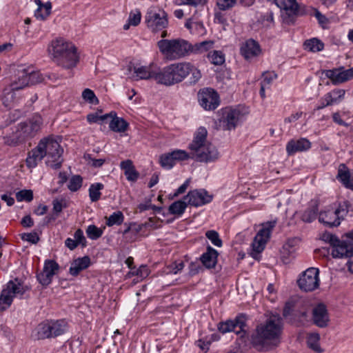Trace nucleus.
<instances>
[{
  "instance_id": "1",
  "label": "nucleus",
  "mask_w": 353,
  "mask_h": 353,
  "mask_svg": "<svg viewBox=\"0 0 353 353\" xmlns=\"http://www.w3.org/2000/svg\"><path fill=\"white\" fill-rule=\"evenodd\" d=\"M207 130L201 127L198 129L192 143L189 145L190 153L185 150H175L171 152L163 154L159 157L161 166L167 170L171 169L176 161L192 159L199 162H212L219 158L216 148L206 143Z\"/></svg>"
},
{
  "instance_id": "2",
  "label": "nucleus",
  "mask_w": 353,
  "mask_h": 353,
  "mask_svg": "<svg viewBox=\"0 0 353 353\" xmlns=\"http://www.w3.org/2000/svg\"><path fill=\"white\" fill-rule=\"evenodd\" d=\"M282 330V319L279 315H272L256 326L251 336V343L259 351H268L279 344Z\"/></svg>"
},
{
  "instance_id": "3",
  "label": "nucleus",
  "mask_w": 353,
  "mask_h": 353,
  "mask_svg": "<svg viewBox=\"0 0 353 353\" xmlns=\"http://www.w3.org/2000/svg\"><path fill=\"white\" fill-rule=\"evenodd\" d=\"M48 51L57 65L69 70L67 75L52 73L49 78L57 79L72 77L73 73L70 70L76 67L79 61L77 50L74 45L62 38H59L52 41Z\"/></svg>"
},
{
  "instance_id": "4",
  "label": "nucleus",
  "mask_w": 353,
  "mask_h": 353,
  "mask_svg": "<svg viewBox=\"0 0 353 353\" xmlns=\"http://www.w3.org/2000/svg\"><path fill=\"white\" fill-rule=\"evenodd\" d=\"M42 125L41 117L35 114L26 121L19 123L16 130L11 135L3 138L4 143L10 146L17 145L34 137L41 130Z\"/></svg>"
},
{
  "instance_id": "5",
  "label": "nucleus",
  "mask_w": 353,
  "mask_h": 353,
  "mask_svg": "<svg viewBox=\"0 0 353 353\" xmlns=\"http://www.w3.org/2000/svg\"><path fill=\"white\" fill-rule=\"evenodd\" d=\"M188 68L185 62L170 64L163 69L158 70L156 82L167 86L181 82L185 78Z\"/></svg>"
},
{
  "instance_id": "6",
  "label": "nucleus",
  "mask_w": 353,
  "mask_h": 353,
  "mask_svg": "<svg viewBox=\"0 0 353 353\" xmlns=\"http://www.w3.org/2000/svg\"><path fill=\"white\" fill-rule=\"evenodd\" d=\"M157 46L167 60L174 61L188 55L189 42L182 39H161L157 42Z\"/></svg>"
},
{
  "instance_id": "7",
  "label": "nucleus",
  "mask_w": 353,
  "mask_h": 353,
  "mask_svg": "<svg viewBox=\"0 0 353 353\" xmlns=\"http://www.w3.org/2000/svg\"><path fill=\"white\" fill-rule=\"evenodd\" d=\"M349 205V202L344 201L337 207L328 206L319 213V222L330 228L339 226L341 224V220L343 219L347 214Z\"/></svg>"
},
{
  "instance_id": "8",
  "label": "nucleus",
  "mask_w": 353,
  "mask_h": 353,
  "mask_svg": "<svg viewBox=\"0 0 353 353\" xmlns=\"http://www.w3.org/2000/svg\"><path fill=\"white\" fill-rule=\"evenodd\" d=\"M67 327V322L63 319L46 320L37 325V338L46 339L57 337L64 334Z\"/></svg>"
},
{
  "instance_id": "9",
  "label": "nucleus",
  "mask_w": 353,
  "mask_h": 353,
  "mask_svg": "<svg viewBox=\"0 0 353 353\" xmlns=\"http://www.w3.org/2000/svg\"><path fill=\"white\" fill-rule=\"evenodd\" d=\"M40 141L43 142V153L47 157L46 164L54 169L60 168L63 163V150L59 143L50 137L43 138Z\"/></svg>"
},
{
  "instance_id": "10",
  "label": "nucleus",
  "mask_w": 353,
  "mask_h": 353,
  "mask_svg": "<svg viewBox=\"0 0 353 353\" xmlns=\"http://www.w3.org/2000/svg\"><path fill=\"white\" fill-rule=\"evenodd\" d=\"M26 291V288L20 283L18 279L10 281L0 294V312L6 310L11 305L14 297L18 296L21 297Z\"/></svg>"
},
{
  "instance_id": "11",
  "label": "nucleus",
  "mask_w": 353,
  "mask_h": 353,
  "mask_svg": "<svg viewBox=\"0 0 353 353\" xmlns=\"http://www.w3.org/2000/svg\"><path fill=\"white\" fill-rule=\"evenodd\" d=\"M145 23L151 32H161L168 26V14L163 10L150 8L145 16Z\"/></svg>"
},
{
  "instance_id": "12",
  "label": "nucleus",
  "mask_w": 353,
  "mask_h": 353,
  "mask_svg": "<svg viewBox=\"0 0 353 353\" xmlns=\"http://www.w3.org/2000/svg\"><path fill=\"white\" fill-rule=\"evenodd\" d=\"M42 80L43 77L39 72H29L28 70H24L19 76L18 81L12 83L9 88L4 89L3 92L9 94L10 92L17 91L26 86L40 83Z\"/></svg>"
},
{
  "instance_id": "13",
  "label": "nucleus",
  "mask_w": 353,
  "mask_h": 353,
  "mask_svg": "<svg viewBox=\"0 0 353 353\" xmlns=\"http://www.w3.org/2000/svg\"><path fill=\"white\" fill-rule=\"evenodd\" d=\"M319 270L318 268H310L307 269L298 280L299 287L305 292H311L319 285Z\"/></svg>"
},
{
  "instance_id": "14",
  "label": "nucleus",
  "mask_w": 353,
  "mask_h": 353,
  "mask_svg": "<svg viewBox=\"0 0 353 353\" xmlns=\"http://www.w3.org/2000/svg\"><path fill=\"white\" fill-rule=\"evenodd\" d=\"M276 221H269L263 225L258 232L252 243L253 250L261 253L265 248V244L270 237L272 230L274 228Z\"/></svg>"
},
{
  "instance_id": "15",
  "label": "nucleus",
  "mask_w": 353,
  "mask_h": 353,
  "mask_svg": "<svg viewBox=\"0 0 353 353\" xmlns=\"http://www.w3.org/2000/svg\"><path fill=\"white\" fill-rule=\"evenodd\" d=\"M245 320L244 315H239L234 320H228L225 322L220 323L218 329L223 334L234 332L237 335L243 337L245 334Z\"/></svg>"
},
{
  "instance_id": "16",
  "label": "nucleus",
  "mask_w": 353,
  "mask_h": 353,
  "mask_svg": "<svg viewBox=\"0 0 353 353\" xmlns=\"http://www.w3.org/2000/svg\"><path fill=\"white\" fill-rule=\"evenodd\" d=\"M200 105L206 110H214L219 105V97L212 88H205L198 93Z\"/></svg>"
},
{
  "instance_id": "17",
  "label": "nucleus",
  "mask_w": 353,
  "mask_h": 353,
  "mask_svg": "<svg viewBox=\"0 0 353 353\" xmlns=\"http://www.w3.org/2000/svg\"><path fill=\"white\" fill-rule=\"evenodd\" d=\"M184 199L188 200V205L199 207L210 203L212 196L209 194L205 190L199 189L190 191Z\"/></svg>"
},
{
  "instance_id": "18",
  "label": "nucleus",
  "mask_w": 353,
  "mask_h": 353,
  "mask_svg": "<svg viewBox=\"0 0 353 353\" xmlns=\"http://www.w3.org/2000/svg\"><path fill=\"white\" fill-rule=\"evenodd\" d=\"M261 53L260 45L252 39H248L242 43L240 47V54L247 61H250L257 57Z\"/></svg>"
},
{
  "instance_id": "19",
  "label": "nucleus",
  "mask_w": 353,
  "mask_h": 353,
  "mask_svg": "<svg viewBox=\"0 0 353 353\" xmlns=\"http://www.w3.org/2000/svg\"><path fill=\"white\" fill-rule=\"evenodd\" d=\"M312 320L313 323L319 327H325L330 321L326 306L323 303H319L312 310Z\"/></svg>"
},
{
  "instance_id": "20",
  "label": "nucleus",
  "mask_w": 353,
  "mask_h": 353,
  "mask_svg": "<svg viewBox=\"0 0 353 353\" xmlns=\"http://www.w3.org/2000/svg\"><path fill=\"white\" fill-rule=\"evenodd\" d=\"M240 111L236 109L225 108L223 112L221 122L224 130L234 129L239 121Z\"/></svg>"
},
{
  "instance_id": "21",
  "label": "nucleus",
  "mask_w": 353,
  "mask_h": 353,
  "mask_svg": "<svg viewBox=\"0 0 353 353\" xmlns=\"http://www.w3.org/2000/svg\"><path fill=\"white\" fill-rule=\"evenodd\" d=\"M321 239L325 243H328L332 247V255L334 258H343L345 254L343 252L339 250V247H343V240H340L336 235L325 232L322 234Z\"/></svg>"
},
{
  "instance_id": "22",
  "label": "nucleus",
  "mask_w": 353,
  "mask_h": 353,
  "mask_svg": "<svg viewBox=\"0 0 353 353\" xmlns=\"http://www.w3.org/2000/svg\"><path fill=\"white\" fill-rule=\"evenodd\" d=\"M323 73L326 77L331 80L334 85L341 84L350 80L347 70H345L344 67L326 70Z\"/></svg>"
},
{
  "instance_id": "23",
  "label": "nucleus",
  "mask_w": 353,
  "mask_h": 353,
  "mask_svg": "<svg viewBox=\"0 0 353 353\" xmlns=\"http://www.w3.org/2000/svg\"><path fill=\"white\" fill-rule=\"evenodd\" d=\"M43 142L39 141L37 146L28 152L26 159V163L28 168H34L44 157L45 153L43 150Z\"/></svg>"
},
{
  "instance_id": "24",
  "label": "nucleus",
  "mask_w": 353,
  "mask_h": 353,
  "mask_svg": "<svg viewBox=\"0 0 353 353\" xmlns=\"http://www.w3.org/2000/svg\"><path fill=\"white\" fill-rule=\"evenodd\" d=\"M311 148V143L305 138L298 140H290L286 145V151L288 155H292L298 152H303Z\"/></svg>"
},
{
  "instance_id": "25",
  "label": "nucleus",
  "mask_w": 353,
  "mask_h": 353,
  "mask_svg": "<svg viewBox=\"0 0 353 353\" xmlns=\"http://www.w3.org/2000/svg\"><path fill=\"white\" fill-rule=\"evenodd\" d=\"M133 71L134 76L133 77L134 80L144 79L148 80L152 79L156 81V76L158 75V70H154L152 67L150 66H134Z\"/></svg>"
},
{
  "instance_id": "26",
  "label": "nucleus",
  "mask_w": 353,
  "mask_h": 353,
  "mask_svg": "<svg viewBox=\"0 0 353 353\" xmlns=\"http://www.w3.org/2000/svg\"><path fill=\"white\" fill-rule=\"evenodd\" d=\"M218 255V252L208 245L206 252L200 256V261L206 268H214L217 263Z\"/></svg>"
},
{
  "instance_id": "27",
  "label": "nucleus",
  "mask_w": 353,
  "mask_h": 353,
  "mask_svg": "<svg viewBox=\"0 0 353 353\" xmlns=\"http://www.w3.org/2000/svg\"><path fill=\"white\" fill-rule=\"evenodd\" d=\"M90 265V259L88 256L74 259L70 267L69 272L72 276H77L80 272L88 268Z\"/></svg>"
},
{
  "instance_id": "28",
  "label": "nucleus",
  "mask_w": 353,
  "mask_h": 353,
  "mask_svg": "<svg viewBox=\"0 0 353 353\" xmlns=\"http://www.w3.org/2000/svg\"><path fill=\"white\" fill-rule=\"evenodd\" d=\"M110 113H112V116L108 118L110 129L117 132H125L129 125L128 123L124 119L118 117L115 112H111Z\"/></svg>"
},
{
  "instance_id": "29",
  "label": "nucleus",
  "mask_w": 353,
  "mask_h": 353,
  "mask_svg": "<svg viewBox=\"0 0 353 353\" xmlns=\"http://www.w3.org/2000/svg\"><path fill=\"white\" fill-rule=\"evenodd\" d=\"M214 42L212 40L203 41L200 43L192 44L189 43V46L187 48V53L199 54L208 52L214 47Z\"/></svg>"
},
{
  "instance_id": "30",
  "label": "nucleus",
  "mask_w": 353,
  "mask_h": 353,
  "mask_svg": "<svg viewBox=\"0 0 353 353\" xmlns=\"http://www.w3.org/2000/svg\"><path fill=\"white\" fill-rule=\"evenodd\" d=\"M343 247H339V250L344 252L345 257L353 256V230L343 236Z\"/></svg>"
},
{
  "instance_id": "31",
  "label": "nucleus",
  "mask_w": 353,
  "mask_h": 353,
  "mask_svg": "<svg viewBox=\"0 0 353 353\" xmlns=\"http://www.w3.org/2000/svg\"><path fill=\"white\" fill-rule=\"evenodd\" d=\"M38 8L34 12V17L41 20L46 19L50 14L52 5L50 2L42 3L41 0H35Z\"/></svg>"
},
{
  "instance_id": "32",
  "label": "nucleus",
  "mask_w": 353,
  "mask_h": 353,
  "mask_svg": "<svg viewBox=\"0 0 353 353\" xmlns=\"http://www.w3.org/2000/svg\"><path fill=\"white\" fill-rule=\"evenodd\" d=\"M293 319L298 321L301 325H304L310 321V309L306 307L303 302L301 306H300L295 313H293Z\"/></svg>"
},
{
  "instance_id": "33",
  "label": "nucleus",
  "mask_w": 353,
  "mask_h": 353,
  "mask_svg": "<svg viewBox=\"0 0 353 353\" xmlns=\"http://www.w3.org/2000/svg\"><path fill=\"white\" fill-rule=\"evenodd\" d=\"M188 205V201L179 200L172 203L168 208L169 213L174 215H182Z\"/></svg>"
},
{
  "instance_id": "34",
  "label": "nucleus",
  "mask_w": 353,
  "mask_h": 353,
  "mask_svg": "<svg viewBox=\"0 0 353 353\" xmlns=\"http://www.w3.org/2000/svg\"><path fill=\"white\" fill-rule=\"evenodd\" d=\"M302 302L296 301L294 300H289L285 304L283 310V316L285 318L292 316L296 310L301 306Z\"/></svg>"
},
{
  "instance_id": "35",
  "label": "nucleus",
  "mask_w": 353,
  "mask_h": 353,
  "mask_svg": "<svg viewBox=\"0 0 353 353\" xmlns=\"http://www.w3.org/2000/svg\"><path fill=\"white\" fill-rule=\"evenodd\" d=\"M276 5L282 10L294 13L298 10V3L296 0H274Z\"/></svg>"
},
{
  "instance_id": "36",
  "label": "nucleus",
  "mask_w": 353,
  "mask_h": 353,
  "mask_svg": "<svg viewBox=\"0 0 353 353\" xmlns=\"http://www.w3.org/2000/svg\"><path fill=\"white\" fill-rule=\"evenodd\" d=\"M185 65L186 67L188 68V71L185 72V77L190 74V83L191 84L196 83L201 78V71L191 63L185 62Z\"/></svg>"
},
{
  "instance_id": "37",
  "label": "nucleus",
  "mask_w": 353,
  "mask_h": 353,
  "mask_svg": "<svg viewBox=\"0 0 353 353\" xmlns=\"http://www.w3.org/2000/svg\"><path fill=\"white\" fill-rule=\"evenodd\" d=\"M320 335L318 333L314 332L308 334L307 337V346L315 351L320 353L322 352L319 345Z\"/></svg>"
},
{
  "instance_id": "38",
  "label": "nucleus",
  "mask_w": 353,
  "mask_h": 353,
  "mask_svg": "<svg viewBox=\"0 0 353 353\" xmlns=\"http://www.w3.org/2000/svg\"><path fill=\"white\" fill-rule=\"evenodd\" d=\"M304 47L305 50L311 52H319L323 49V43L318 39L313 38L307 40L304 43Z\"/></svg>"
},
{
  "instance_id": "39",
  "label": "nucleus",
  "mask_w": 353,
  "mask_h": 353,
  "mask_svg": "<svg viewBox=\"0 0 353 353\" xmlns=\"http://www.w3.org/2000/svg\"><path fill=\"white\" fill-rule=\"evenodd\" d=\"M103 185L101 183H93L89 188V196L92 202H96L100 199L101 190L103 189Z\"/></svg>"
},
{
  "instance_id": "40",
  "label": "nucleus",
  "mask_w": 353,
  "mask_h": 353,
  "mask_svg": "<svg viewBox=\"0 0 353 353\" xmlns=\"http://www.w3.org/2000/svg\"><path fill=\"white\" fill-rule=\"evenodd\" d=\"M208 58L211 63L221 65L225 62V54L219 50H213L208 54Z\"/></svg>"
},
{
  "instance_id": "41",
  "label": "nucleus",
  "mask_w": 353,
  "mask_h": 353,
  "mask_svg": "<svg viewBox=\"0 0 353 353\" xmlns=\"http://www.w3.org/2000/svg\"><path fill=\"white\" fill-rule=\"evenodd\" d=\"M351 174L349 171L346 170V167L344 164H341L339 166L337 174V179L346 187H349L350 181Z\"/></svg>"
},
{
  "instance_id": "42",
  "label": "nucleus",
  "mask_w": 353,
  "mask_h": 353,
  "mask_svg": "<svg viewBox=\"0 0 353 353\" xmlns=\"http://www.w3.org/2000/svg\"><path fill=\"white\" fill-rule=\"evenodd\" d=\"M318 212V206L315 205L305 210L301 214V220L304 222L311 223L315 220Z\"/></svg>"
},
{
  "instance_id": "43",
  "label": "nucleus",
  "mask_w": 353,
  "mask_h": 353,
  "mask_svg": "<svg viewBox=\"0 0 353 353\" xmlns=\"http://www.w3.org/2000/svg\"><path fill=\"white\" fill-rule=\"evenodd\" d=\"M124 220V216L121 211L113 212L108 219L106 224L108 226H112L114 225H121Z\"/></svg>"
},
{
  "instance_id": "44",
  "label": "nucleus",
  "mask_w": 353,
  "mask_h": 353,
  "mask_svg": "<svg viewBox=\"0 0 353 353\" xmlns=\"http://www.w3.org/2000/svg\"><path fill=\"white\" fill-rule=\"evenodd\" d=\"M83 179L80 175L72 176L68 183V188L72 192H76L82 186Z\"/></svg>"
},
{
  "instance_id": "45",
  "label": "nucleus",
  "mask_w": 353,
  "mask_h": 353,
  "mask_svg": "<svg viewBox=\"0 0 353 353\" xmlns=\"http://www.w3.org/2000/svg\"><path fill=\"white\" fill-rule=\"evenodd\" d=\"M205 236L211 241L214 245L219 248L222 246V240L220 239L219 234L216 231L208 230L205 232Z\"/></svg>"
},
{
  "instance_id": "46",
  "label": "nucleus",
  "mask_w": 353,
  "mask_h": 353,
  "mask_svg": "<svg viewBox=\"0 0 353 353\" xmlns=\"http://www.w3.org/2000/svg\"><path fill=\"white\" fill-rule=\"evenodd\" d=\"M263 79L260 85H265L268 88H270L272 81L277 78V74L274 72H265L262 74Z\"/></svg>"
},
{
  "instance_id": "47",
  "label": "nucleus",
  "mask_w": 353,
  "mask_h": 353,
  "mask_svg": "<svg viewBox=\"0 0 353 353\" xmlns=\"http://www.w3.org/2000/svg\"><path fill=\"white\" fill-rule=\"evenodd\" d=\"M83 99L90 104L97 105L99 103V99L96 97L94 92L89 89L85 88L82 92Z\"/></svg>"
},
{
  "instance_id": "48",
  "label": "nucleus",
  "mask_w": 353,
  "mask_h": 353,
  "mask_svg": "<svg viewBox=\"0 0 353 353\" xmlns=\"http://www.w3.org/2000/svg\"><path fill=\"white\" fill-rule=\"evenodd\" d=\"M86 233L90 239L97 240L102 236L103 231L96 225H90L88 227Z\"/></svg>"
},
{
  "instance_id": "49",
  "label": "nucleus",
  "mask_w": 353,
  "mask_h": 353,
  "mask_svg": "<svg viewBox=\"0 0 353 353\" xmlns=\"http://www.w3.org/2000/svg\"><path fill=\"white\" fill-rule=\"evenodd\" d=\"M16 199L18 201L30 202L33 199V192L31 190H20L16 193Z\"/></svg>"
},
{
  "instance_id": "50",
  "label": "nucleus",
  "mask_w": 353,
  "mask_h": 353,
  "mask_svg": "<svg viewBox=\"0 0 353 353\" xmlns=\"http://www.w3.org/2000/svg\"><path fill=\"white\" fill-rule=\"evenodd\" d=\"M52 277L50 273L46 272L43 269L42 272L37 274V281L44 287L48 286L52 282Z\"/></svg>"
},
{
  "instance_id": "51",
  "label": "nucleus",
  "mask_w": 353,
  "mask_h": 353,
  "mask_svg": "<svg viewBox=\"0 0 353 353\" xmlns=\"http://www.w3.org/2000/svg\"><path fill=\"white\" fill-rule=\"evenodd\" d=\"M59 268V264L54 260H46L44 263L43 270L51 276H54Z\"/></svg>"
},
{
  "instance_id": "52",
  "label": "nucleus",
  "mask_w": 353,
  "mask_h": 353,
  "mask_svg": "<svg viewBox=\"0 0 353 353\" xmlns=\"http://www.w3.org/2000/svg\"><path fill=\"white\" fill-rule=\"evenodd\" d=\"M21 239L32 244H37L40 239L36 232L23 233L21 234Z\"/></svg>"
},
{
  "instance_id": "53",
  "label": "nucleus",
  "mask_w": 353,
  "mask_h": 353,
  "mask_svg": "<svg viewBox=\"0 0 353 353\" xmlns=\"http://www.w3.org/2000/svg\"><path fill=\"white\" fill-rule=\"evenodd\" d=\"M112 116V113L105 114L102 116H99L97 113H92L87 115V120L89 123H97L99 121H106L110 117Z\"/></svg>"
},
{
  "instance_id": "54",
  "label": "nucleus",
  "mask_w": 353,
  "mask_h": 353,
  "mask_svg": "<svg viewBox=\"0 0 353 353\" xmlns=\"http://www.w3.org/2000/svg\"><path fill=\"white\" fill-rule=\"evenodd\" d=\"M177 3L179 6L186 5L188 6L197 8L199 6H204L208 3V0H179Z\"/></svg>"
},
{
  "instance_id": "55",
  "label": "nucleus",
  "mask_w": 353,
  "mask_h": 353,
  "mask_svg": "<svg viewBox=\"0 0 353 353\" xmlns=\"http://www.w3.org/2000/svg\"><path fill=\"white\" fill-rule=\"evenodd\" d=\"M141 14L139 10H136L134 12H131L130 13L128 21L133 26H138L141 22Z\"/></svg>"
},
{
  "instance_id": "56",
  "label": "nucleus",
  "mask_w": 353,
  "mask_h": 353,
  "mask_svg": "<svg viewBox=\"0 0 353 353\" xmlns=\"http://www.w3.org/2000/svg\"><path fill=\"white\" fill-rule=\"evenodd\" d=\"M129 274L132 275H136L141 279H143L148 276L149 272L148 268L145 265H141L139 269L130 271Z\"/></svg>"
},
{
  "instance_id": "57",
  "label": "nucleus",
  "mask_w": 353,
  "mask_h": 353,
  "mask_svg": "<svg viewBox=\"0 0 353 353\" xmlns=\"http://www.w3.org/2000/svg\"><path fill=\"white\" fill-rule=\"evenodd\" d=\"M53 211L58 215L63 208L67 207L65 201L63 199L59 200L57 199H54L52 201Z\"/></svg>"
},
{
  "instance_id": "58",
  "label": "nucleus",
  "mask_w": 353,
  "mask_h": 353,
  "mask_svg": "<svg viewBox=\"0 0 353 353\" xmlns=\"http://www.w3.org/2000/svg\"><path fill=\"white\" fill-rule=\"evenodd\" d=\"M261 21L265 26L270 27L273 23V13L272 12H266L261 17Z\"/></svg>"
},
{
  "instance_id": "59",
  "label": "nucleus",
  "mask_w": 353,
  "mask_h": 353,
  "mask_svg": "<svg viewBox=\"0 0 353 353\" xmlns=\"http://www.w3.org/2000/svg\"><path fill=\"white\" fill-rule=\"evenodd\" d=\"M314 16L318 20L319 23L323 28H325L329 22L328 19L322 14L319 10H315Z\"/></svg>"
},
{
  "instance_id": "60",
  "label": "nucleus",
  "mask_w": 353,
  "mask_h": 353,
  "mask_svg": "<svg viewBox=\"0 0 353 353\" xmlns=\"http://www.w3.org/2000/svg\"><path fill=\"white\" fill-rule=\"evenodd\" d=\"M74 237L79 245L81 244L83 247L86 245V240L83 235V232L81 229H78L75 231Z\"/></svg>"
},
{
  "instance_id": "61",
  "label": "nucleus",
  "mask_w": 353,
  "mask_h": 353,
  "mask_svg": "<svg viewBox=\"0 0 353 353\" xmlns=\"http://www.w3.org/2000/svg\"><path fill=\"white\" fill-rule=\"evenodd\" d=\"M213 338H214V335L212 334V335H211V339L209 340L204 339H199L196 341L197 345L202 350H204L206 352L209 350V346L211 344L212 341L214 340Z\"/></svg>"
},
{
  "instance_id": "62",
  "label": "nucleus",
  "mask_w": 353,
  "mask_h": 353,
  "mask_svg": "<svg viewBox=\"0 0 353 353\" xmlns=\"http://www.w3.org/2000/svg\"><path fill=\"white\" fill-rule=\"evenodd\" d=\"M124 174L126 176V179L130 181H137L139 175V172L135 170L134 167L130 170H125Z\"/></svg>"
},
{
  "instance_id": "63",
  "label": "nucleus",
  "mask_w": 353,
  "mask_h": 353,
  "mask_svg": "<svg viewBox=\"0 0 353 353\" xmlns=\"http://www.w3.org/2000/svg\"><path fill=\"white\" fill-rule=\"evenodd\" d=\"M214 22L222 25H225L227 22L224 14L220 10L214 12Z\"/></svg>"
},
{
  "instance_id": "64",
  "label": "nucleus",
  "mask_w": 353,
  "mask_h": 353,
  "mask_svg": "<svg viewBox=\"0 0 353 353\" xmlns=\"http://www.w3.org/2000/svg\"><path fill=\"white\" fill-rule=\"evenodd\" d=\"M21 224L24 228H31L34 225V221L30 215H26L22 218Z\"/></svg>"
}]
</instances>
